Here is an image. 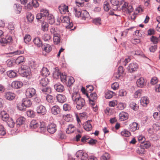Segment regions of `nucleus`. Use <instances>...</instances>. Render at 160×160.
I'll return each mask as SVG.
<instances>
[{
  "label": "nucleus",
  "instance_id": "f257e3e1",
  "mask_svg": "<svg viewBox=\"0 0 160 160\" xmlns=\"http://www.w3.org/2000/svg\"><path fill=\"white\" fill-rule=\"evenodd\" d=\"M72 99L77 105L76 107L78 110L81 109L85 105L84 99L80 96L78 92H75L72 94Z\"/></svg>",
  "mask_w": 160,
  "mask_h": 160
},
{
  "label": "nucleus",
  "instance_id": "f03ea898",
  "mask_svg": "<svg viewBox=\"0 0 160 160\" xmlns=\"http://www.w3.org/2000/svg\"><path fill=\"white\" fill-rule=\"evenodd\" d=\"M49 14L48 11L46 9H42L40 12L38 13L36 16V18L38 21L42 22L46 19L47 17Z\"/></svg>",
  "mask_w": 160,
  "mask_h": 160
},
{
  "label": "nucleus",
  "instance_id": "7ed1b4c3",
  "mask_svg": "<svg viewBox=\"0 0 160 160\" xmlns=\"http://www.w3.org/2000/svg\"><path fill=\"white\" fill-rule=\"evenodd\" d=\"M122 10L123 11L125 12L127 14H130L133 11L132 6L127 2H124L122 6Z\"/></svg>",
  "mask_w": 160,
  "mask_h": 160
},
{
  "label": "nucleus",
  "instance_id": "20e7f679",
  "mask_svg": "<svg viewBox=\"0 0 160 160\" xmlns=\"http://www.w3.org/2000/svg\"><path fill=\"white\" fill-rule=\"evenodd\" d=\"M86 96L88 99L89 103V104L93 106L95 105V101L97 98V95L95 92L91 93L90 96L87 93Z\"/></svg>",
  "mask_w": 160,
  "mask_h": 160
},
{
  "label": "nucleus",
  "instance_id": "39448f33",
  "mask_svg": "<svg viewBox=\"0 0 160 160\" xmlns=\"http://www.w3.org/2000/svg\"><path fill=\"white\" fill-rule=\"evenodd\" d=\"M124 0H121L120 3L119 0H110V2L112 5V9L114 11L117 10L118 8L120 7V5L124 2Z\"/></svg>",
  "mask_w": 160,
  "mask_h": 160
},
{
  "label": "nucleus",
  "instance_id": "423d86ee",
  "mask_svg": "<svg viewBox=\"0 0 160 160\" xmlns=\"http://www.w3.org/2000/svg\"><path fill=\"white\" fill-rule=\"evenodd\" d=\"M25 94L27 97L31 98L36 96V91L33 88H29L27 89Z\"/></svg>",
  "mask_w": 160,
  "mask_h": 160
},
{
  "label": "nucleus",
  "instance_id": "0eeeda50",
  "mask_svg": "<svg viewBox=\"0 0 160 160\" xmlns=\"http://www.w3.org/2000/svg\"><path fill=\"white\" fill-rule=\"evenodd\" d=\"M81 141L82 142H88L89 144L93 145L95 144L97 142V140L95 139H92L88 136H83L81 139Z\"/></svg>",
  "mask_w": 160,
  "mask_h": 160
},
{
  "label": "nucleus",
  "instance_id": "6e6552de",
  "mask_svg": "<svg viewBox=\"0 0 160 160\" xmlns=\"http://www.w3.org/2000/svg\"><path fill=\"white\" fill-rule=\"evenodd\" d=\"M76 156L77 158L82 160H86L88 157L87 153L84 152L81 150H79L77 152Z\"/></svg>",
  "mask_w": 160,
  "mask_h": 160
},
{
  "label": "nucleus",
  "instance_id": "1a4fd4ad",
  "mask_svg": "<svg viewBox=\"0 0 160 160\" xmlns=\"http://www.w3.org/2000/svg\"><path fill=\"white\" fill-rule=\"evenodd\" d=\"M37 112L41 115H44L46 112V110L45 107L42 105L38 106L36 108Z\"/></svg>",
  "mask_w": 160,
  "mask_h": 160
},
{
  "label": "nucleus",
  "instance_id": "9d476101",
  "mask_svg": "<svg viewBox=\"0 0 160 160\" xmlns=\"http://www.w3.org/2000/svg\"><path fill=\"white\" fill-rule=\"evenodd\" d=\"M47 130L49 133L53 134L57 130L56 125L54 123H49L47 127Z\"/></svg>",
  "mask_w": 160,
  "mask_h": 160
},
{
  "label": "nucleus",
  "instance_id": "9b49d317",
  "mask_svg": "<svg viewBox=\"0 0 160 160\" xmlns=\"http://www.w3.org/2000/svg\"><path fill=\"white\" fill-rule=\"evenodd\" d=\"M138 68V64L136 63L133 62L129 64L128 67V69L129 72L132 73L136 71Z\"/></svg>",
  "mask_w": 160,
  "mask_h": 160
},
{
  "label": "nucleus",
  "instance_id": "f8f14e48",
  "mask_svg": "<svg viewBox=\"0 0 160 160\" xmlns=\"http://www.w3.org/2000/svg\"><path fill=\"white\" fill-rule=\"evenodd\" d=\"M49 81L48 78L46 77H39V85L43 87H46L48 84Z\"/></svg>",
  "mask_w": 160,
  "mask_h": 160
},
{
  "label": "nucleus",
  "instance_id": "ddd939ff",
  "mask_svg": "<svg viewBox=\"0 0 160 160\" xmlns=\"http://www.w3.org/2000/svg\"><path fill=\"white\" fill-rule=\"evenodd\" d=\"M39 6V4L36 0H32L31 3L29 2L28 4L27 8L28 10H31L33 7L34 8H37Z\"/></svg>",
  "mask_w": 160,
  "mask_h": 160
},
{
  "label": "nucleus",
  "instance_id": "4468645a",
  "mask_svg": "<svg viewBox=\"0 0 160 160\" xmlns=\"http://www.w3.org/2000/svg\"><path fill=\"white\" fill-rule=\"evenodd\" d=\"M22 82L20 81H13L11 84L12 88L16 89L21 88L23 85Z\"/></svg>",
  "mask_w": 160,
  "mask_h": 160
},
{
  "label": "nucleus",
  "instance_id": "2eb2a0df",
  "mask_svg": "<svg viewBox=\"0 0 160 160\" xmlns=\"http://www.w3.org/2000/svg\"><path fill=\"white\" fill-rule=\"evenodd\" d=\"M54 88L56 91L59 92H62L65 90L64 86L59 83L55 84Z\"/></svg>",
  "mask_w": 160,
  "mask_h": 160
},
{
  "label": "nucleus",
  "instance_id": "dca6fc26",
  "mask_svg": "<svg viewBox=\"0 0 160 160\" xmlns=\"http://www.w3.org/2000/svg\"><path fill=\"white\" fill-rule=\"evenodd\" d=\"M60 109L59 107L57 105L53 106L51 109L52 113L54 115L59 114L60 112Z\"/></svg>",
  "mask_w": 160,
  "mask_h": 160
},
{
  "label": "nucleus",
  "instance_id": "f3484780",
  "mask_svg": "<svg viewBox=\"0 0 160 160\" xmlns=\"http://www.w3.org/2000/svg\"><path fill=\"white\" fill-rule=\"evenodd\" d=\"M4 96L6 99L11 101L15 98V94L12 92H8L5 94Z\"/></svg>",
  "mask_w": 160,
  "mask_h": 160
},
{
  "label": "nucleus",
  "instance_id": "a211bd4d",
  "mask_svg": "<svg viewBox=\"0 0 160 160\" xmlns=\"http://www.w3.org/2000/svg\"><path fill=\"white\" fill-rule=\"evenodd\" d=\"M119 119L123 121L127 120L128 118V114L126 112H122L119 115Z\"/></svg>",
  "mask_w": 160,
  "mask_h": 160
},
{
  "label": "nucleus",
  "instance_id": "6ab92c4d",
  "mask_svg": "<svg viewBox=\"0 0 160 160\" xmlns=\"http://www.w3.org/2000/svg\"><path fill=\"white\" fill-rule=\"evenodd\" d=\"M0 117L2 120L6 122L8 120L9 118H10L9 115L4 111L1 112Z\"/></svg>",
  "mask_w": 160,
  "mask_h": 160
},
{
  "label": "nucleus",
  "instance_id": "aec40b11",
  "mask_svg": "<svg viewBox=\"0 0 160 160\" xmlns=\"http://www.w3.org/2000/svg\"><path fill=\"white\" fill-rule=\"evenodd\" d=\"M25 119L23 117H20L18 118L16 120V124L17 127H19L21 125L23 124L25 122Z\"/></svg>",
  "mask_w": 160,
  "mask_h": 160
},
{
  "label": "nucleus",
  "instance_id": "412c9836",
  "mask_svg": "<svg viewBox=\"0 0 160 160\" xmlns=\"http://www.w3.org/2000/svg\"><path fill=\"white\" fill-rule=\"evenodd\" d=\"M33 42L34 44L38 47H42L43 45L42 42L38 37H36L33 39Z\"/></svg>",
  "mask_w": 160,
  "mask_h": 160
},
{
  "label": "nucleus",
  "instance_id": "4be33fe9",
  "mask_svg": "<svg viewBox=\"0 0 160 160\" xmlns=\"http://www.w3.org/2000/svg\"><path fill=\"white\" fill-rule=\"evenodd\" d=\"M84 128L87 131H91L92 128V126L90 123V121H88L83 125Z\"/></svg>",
  "mask_w": 160,
  "mask_h": 160
},
{
  "label": "nucleus",
  "instance_id": "5701e85b",
  "mask_svg": "<svg viewBox=\"0 0 160 160\" xmlns=\"http://www.w3.org/2000/svg\"><path fill=\"white\" fill-rule=\"evenodd\" d=\"M18 71L15 70H11L7 72V75L10 78H14L17 76Z\"/></svg>",
  "mask_w": 160,
  "mask_h": 160
},
{
  "label": "nucleus",
  "instance_id": "b1692460",
  "mask_svg": "<svg viewBox=\"0 0 160 160\" xmlns=\"http://www.w3.org/2000/svg\"><path fill=\"white\" fill-rule=\"evenodd\" d=\"M136 83L137 86L140 88H142L145 85L144 79L142 77H141L138 79Z\"/></svg>",
  "mask_w": 160,
  "mask_h": 160
},
{
  "label": "nucleus",
  "instance_id": "393cba45",
  "mask_svg": "<svg viewBox=\"0 0 160 160\" xmlns=\"http://www.w3.org/2000/svg\"><path fill=\"white\" fill-rule=\"evenodd\" d=\"M57 101L60 103H63L66 100V96L62 94H58L57 97Z\"/></svg>",
  "mask_w": 160,
  "mask_h": 160
},
{
  "label": "nucleus",
  "instance_id": "a878e982",
  "mask_svg": "<svg viewBox=\"0 0 160 160\" xmlns=\"http://www.w3.org/2000/svg\"><path fill=\"white\" fill-rule=\"evenodd\" d=\"M139 128V126H138V123L136 122H133L129 125V129L132 132H134Z\"/></svg>",
  "mask_w": 160,
  "mask_h": 160
},
{
  "label": "nucleus",
  "instance_id": "bb28decb",
  "mask_svg": "<svg viewBox=\"0 0 160 160\" xmlns=\"http://www.w3.org/2000/svg\"><path fill=\"white\" fill-rule=\"evenodd\" d=\"M13 8L17 14H19L21 11L22 7L19 4L15 3L13 6Z\"/></svg>",
  "mask_w": 160,
  "mask_h": 160
},
{
  "label": "nucleus",
  "instance_id": "cd10ccee",
  "mask_svg": "<svg viewBox=\"0 0 160 160\" xmlns=\"http://www.w3.org/2000/svg\"><path fill=\"white\" fill-rule=\"evenodd\" d=\"M41 75L43 77H47L50 74V72L48 69L46 67H43L40 71Z\"/></svg>",
  "mask_w": 160,
  "mask_h": 160
},
{
  "label": "nucleus",
  "instance_id": "c85d7f7f",
  "mask_svg": "<svg viewBox=\"0 0 160 160\" xmlns=\"http://www.w3.org/2000/svg\"><path fill=\"white\" fill-rule=\"evenodd\" d=\"M149 101L148 97H143L141 98V99L140 103L143 106L145 107L149 103Z\"/></svg>",
  "mask_w": 160,
  "mask_h": 160
},
{
  "label": "nucleus",
  "instance_id": "c756f323",
  "mask_svg": "<svg viewBox=\"0 0 160 160\" xmlns=\"http://www.w3.org/2000/svg\"><path fill=\"white\" fill-rule=\"evenodd\" d=\"M25 58L23 56H20L17 58L15 62L17 64L22 65L25 61Z\"/></svg>",
  "mask_w": 160,
  "mask_h": 160
},
{
  "label": "nucleus",
  "instance_id": "7c9ffc66",
  "mask_svg": "<svg viewBox=\"0 0 160 160\" xmlns=\"http://www.w3.org/2000/svg\"><path fill=\"white\" fill-rule=\"evenodd\" d=\"M8 28L9 30V33L13 35L15 32V27L14 25L12 22H10L8 23Z\"/></svg>",
  "mask_w": 160,
  "mask_h": 160
},
{
  "label": "nucleus",
  "instance_id": "2f4dec72",
  "mask_svg": "<svg viewBox=\"0 0 160 160\" xmlns=\"http://www.w3.org/2000/svg\"><path fill=\"white\" fill-rule=\"evenodd\" d=\"M75 129L74 125L70 124L68 126V128L66 130V131L67 133L69 134L73 132Z\"/></svg>",
  "mask_w": 160,
  "mask_h": 160
},
{
  "label": "nucleus",
  "instance_id": "473e14b6",
  "mask_svg": "<svg viewBox=\"0 0 160 160\" xmlns=\"http://www.w3.org/2000/svg\"><path fill=\"white\" fill-rule=\"evenodd\" d=\"M22 101L26 108L30 107L32 104L31 101L28 98L23 99Z\"/></svg>",
  "mask_w": 160,
  "mask_h": 160
},
{
  "label": "nucleus",
  "instance_id": "72a5a7b5",
  "mask_svg": "<svg viewBox=\"0 0 160 160\" xmlns=\"http://www.w3.org/2000/svg\"><path fill=\"white\" fill-rule=\"evenodd\" d=\"M42 47V50L47 53L50 52L52 50V48L51 46L48 44H44Z\"/></svg>",
  "mask_w": 160,
  "mask_h": 160
},
{
  "label": "nucleus",
  "instance_id": "f704fd0d",
  "mask_svg": "<svg viewBox=\"0 0 160 160\" xmlns=\"http://www.w3.org/2000/svg\"><path fill=\"white\" fill-rule=\"evenodd\" d=\"M48 22L50 24H53L55 22L53 16L51 14H49L46 18Z\"/></svg>",
  "mask_w": 160,
  "mask_h": 160
},
{
  "label": "nucleus",
  "instance_id": "c9c22d12",
  "mask_svg": "<svg viewBox=\"0 0 160 160\" xmlns=\"http://www.w3.org/2000/svg\"><path fill=\"white\" fill-rule=\"evenodd\" d=\"M39 126L38 122L35 120H32L30 124V127L32 129H35L38 128Z\"/></svg>",
  "mask_w": 160,
  "mask_h": 160
},
{
  "label": "nucleus",
  "instance_id": "e433bc0d",
  "mask_svg": "<svg viewBox=\"0 0 160 160\" xmlns=\"http://www.w3.org/2000/svg\"><path fill=\"white\" fill-rule=\"evenodd\" d=\"M80 13L81 14L80 18L82 20H85L89 16V13L86 11H82Z\"/></svg>",
  "mask_w": 160,
  "mask_h": 160
},
{
  "label": "nucleus",
  "instance_id": "4c0bfd02",
  "mask_svg": "<svg viewBox=\"0 0 160 160\" xmlns=\"http://www.w3.org/2000/svg\"><path fill=\"white\" fill-rule=\"evenodd\" d=\"M140 145L141 147L145 149L149 148L151 146V143L148 141H143V143H142Z\"/></svg>",
  "mask_w": 160,
  "mask_h": 160
},
{
  "label": "nucleus",
  "instance_id": "58836bf2",
  "mask_svg": "<svg viewBox=\"0 0 160 160\" xmlns=\"http://www.w3.org/2000/svg\"><path fill=\"white\" fill-rule=\"evenodd\" d=\"M31 70L30 68L21 71V74L23 77H27L31 74Z\"/></svg>",
  "mask_w": 160,
  "mask_h": 160
},
{
  "label": "nucleus",
  "instance_id": "ea45409f",
  "mask_svg": "<svg viewBox=\"0 0 160 160\" xmlns=\"http://www.w3.org/2000/svg\"><path fill=\"white\" fill-rule=\"evenodd\" d=\"M103 8L105 11L108 12L111 8H112V6H111L109 3L107 1H105L103 3Z\"/></svg>",
  "mask_w": 160,
  "mask_h": 160
},
{
  "label": "nucleus",
  "instance_id": "a19ab883",
  "mask_svg": "<svg viewBox=\"0 0 160 160\" xmlns=\"http://www.w3.org/2000/svg\"><path fill=\"white\" fill-rule=\"evenodd\" d=\"M53 40L54 44H58L59 43L60 40V35L59 33L58 35H56L53 36Z\"/></svg>",
  "mask_w": 160,
  "mask_h": 160
},
{
  "label": "nucleus",
  "instance_id": "79ce46f5",
  "mask_svg": "<svg viewBox=\"0 0 160 160\" xmlns=\"http://www.w3.org/2000/svg\"><path fill=\"white\" fill-rule=\"evenodd\" d=\"M26 17L28 21L29 22H32L34 18V15L31 12H28L26 14Z\"/></svg>",
  "mask_w": 160,
  "mask_h": 160
},
{
  "label": "nucleus",
  "instance_id": "37998d69",
  "mask_svg": "<svg viewBox=\"0 0 160 160\" xmlns=\"http://www.w3.org/2000/svg\"><path fill=\"white\" fill-rule=\"evenodd\" d=\"M17 108L20 111H24L26 108L24 105L23 102L18 103L17 105Z\"/></svg>",
  "mask_w": 160,
  "mask_h": 160
},
{
  "label": "nucleus",
  "instance_id": "c03bdc74",
  "mask_svg": "<svg viewBox=\"0 0 160 160\" xmlns=\"http://www.w3.org/2000/svg\"><path fill=\"white\" fill-rule=\"evenodd\" d=\"M51 38V36L49 34L45 33L42 36V39L45 42H49Z\"/></svg>",
  "mask_w": 160,
  "mask_h": 160
},
{
  "label": "nucleus",
  "instance_id": "a18cd8bd",
  "mask_svg": "<svg viewBox=\"0 0 160 160\" xmlns=\"http://www.w3.org/2000/svg\"><path fill=\"white\" fill-rule=\"evenodd\" d=\"M38 22H42V29L43 31H45L48 30V24L47 22H44V21L42 22L39 21Z\"/></svg>",
  "mask_w": 160,
  "mask_h": 160
},
{
  "label": "nucleus",
  "instance_id": "49530a36",
  "mask_svg": "<svg viewBox=\"0 0 160 160\" xmlns=\"http://www.w3.org/2000/svg\"><path fill=\"white\" fill-rule=\"evenodd\" d=\"M8 127L11 128L14 127L15 123L13 120L11 118H9V119L6 122Z\"/></svg>",
  "mask_w": 160,
  "mask_h": 160
},
{
  "label": "nucleus",
  "instance_id": "de8ad7c7",
  "mask_svg": "<svg viewBox=\"0 0 160 160\" xmlns=\"http://www.w3.org/2000/svg\"><path fill=\"white\" fill-rule=\"evenodd\" d=\"M46 99L48 102L52 103L54 102L55 98L53 96L48 94L46 96Z\"/></svg>",
  "mask_w": 160,
  "mask_h": 160
},
{
  "label": "nucleus",
  "instance_id": "09e8293b",
  "mask_svg": "<svg viewBox=\"0 0 160 160\" xmlns=\"http://www.w3.org/2000/svg\"><path fill=\"white\" fill-rule=\"evenodd\" d=\"M74 82V78L72 77H70L68 78V81L67 82H66V83L68 86L70 87L73 84Z\"/></svg>",
  "mask_w": 160,
  "mask_h": 160
},
{
  "label": "nucleus",
  "instance_id": "8fccbe9b",
  "mask_svg": "<svg viewBox=\"0 0 160 160\" xmlns=\"http://www.w3.org/2000/svg\"><path fill=\"white\" fill-rule=\"evenodd\" d=\"M114 93V92L112 91H108L105 94V98L108 99H109L111 98L112 97Z\"/></svg>",
  "mask_w": 160,
  "mask_h": 160
},
{
  "label": "nucleus",
  "instance_id": "3c124183",
  "mask_svg": "<svg viewBox=\"0 0 160 160\" xmlns=\"http://www.w3.org/2000/svg\"><path fill=\"white\" fill-rule=\"evenodd\" d=\"M61 19L62 22V23H66L68 24L70 22V19L68 16H62L61 17Z\"/></svg>",
  "mask_w": 160,
  "mask_h": 160
},
{
  "label": "nucleus",
  "instance_id": "603ef678",
  "mask_svg": "<svg viewBox=\"0 0 160 160\" xmlns=\"http://www.w3.org/2000/svg\"><path fill=\"white\" fill-rule=\"evenodd\" d=\"M50 32L52 34H53V36L56 35H58V34H59L58 29L57 28H52L50 29Z\"/></svg>",
  "mask_w": 160,
  "mask_h": 160
},
{
  "label": "nucleus",
  "instance_id": "864d4df0",
  "mask_svg": "<svg viewBox=\"0 0 160 160\" xmlns=\"http://www.w3.org/2000/svg\"><path fill=\"white\" fill-rule=\"evenodd\" d=\"M42 92L44 93L48 94L51 92V88L49 87H46L41 89Z\"/></svg>",
  "mask_w": 160,
  "mask_h": 160
},
{
  "label": "nucleus",
  "instance_id": "5fc2aeb1",
  "mask_svg": "<svg viewBox=\"0 0 160 160\" xmlns=\"http://www.w3.org/2000/svg\"><path fill=\"white\" fill-rule=\"evenodd\" d=\"M27 114L28 117L34 118L35 116V113L33 110H30L27 112Z\"/></svg>",
  "mask_w": 160,
  "mask_h": 160
},
{
  "label": "nucleus",
  "instance_id": "6e6d98bb",
  "mask_svg": "<svg viewBox=\"0 0 160 160\" xmlns=\"http://www.w3.org/2000/svg\"><path fill=\"white\" fill-rule=\"evenodd\" d=\"M150 40L154 44L157 45V44L158 42L159 38L156 37L152 36L151 37Z\"/></svg>",
  "mask_w": 160,
  "mask_h": 160
},
{
  "label": "nucleus",
  "instance_id": "4d7b16f0",
  "mask_svg": "<svg viewBox=\"0 0 160 160\" xmlns=\"http://www.w3.org/2000/svg\"><path fill=\"white\" fill-rule=\"evenodd\" d=\"M130 107L134 110H137L138 108V106L133 102H131L129 105Z\"/></svg>",
  "mask_w": 160,
  "mask_h": 160
},
{
  "label": "nucleus",
  "instance_id": "13d9d810",
  "mask_svg": "<svg viewBox=\"0 0 160 160\" xmlns=\"http://www.w3.org/2000/svg\"><path fill=\"white\" fill-rule=\"evenodd\" d=\"M68 25L66 26V28L67 29H70L71 30H74L76 28V26H74L73 28H72L73 26V23L72 22H70L68 24Z\"/></svg>",
  "mask_w": 160,
  "mask_h": 160
},
{
  "label": "nucleus",
  "instance_id": "bf43d9fd",
  "mask_svg": "<svg viewBox=\"0 0 160 160\" xmlns=\"http://www.w3.org/2000/svg\"><path fill=\"white\" fill-rule=\"evenodd\" d=\"M157 45H153L151 44L150 47L149 48V50L150 51V52H154L157 50Z\"/></svg>",
  "mask_w": 160,
  "mask_h": 160
},
{
  "label": "nucleus",
  "instance_id": "052dcab7",
  "mask_svg": "<svg viewBox=\"0 0 160 160\" xmlns=\"http://www.w3.org/2000/svg\"><path fill=\"white\" fill-rule=\"evenodd\" d=\"M31 39V37L28 34L25 35L24 37V42L26 43H28L30 42Z\"/></svg>",
  "mask_w": 160,
  "mask_h": 160
},
{
  "label": "nucleus",
  "instance_id": "680f3d73",
  "mask_svg": "<svg viewBox=\"0 0 160 160\" xmlns=\"http://www.w3.org/2000/svg\"><path fill=\"white\" fill-rule=\"evenodd\" d=\"M121 134L122 136L125 137H128L131 135L130 132L127 130H124L122 131Z\"/></svg>",
  "mask_w": 160,
  "mask_h": 160
},
{
  "label": "nucleus",
  "instance_id": "e2e57ef3",
  "mask_svg": "<svg viewBox=\"0 0 160 160\" xmlns=\"http://www.w3.org/2000/svg\"><path fill=\"white\" fill-rule=\"evenodd\" d=\"M137 152L139 155H142L144 154L145 152V149L142 148L140 146L139 148L137 149Z\"/></svg>",
  "mask_w": 160,
  "mask_h": 160
},
{
  "label": "nucleus",
  "instance_id": "0e129e2a",
  "mask_svg": "<svg viewBox=\"0 0 160 160\" xmlns=\"http://www.w3.org/2000/svg\"><path fill=\"white\" fill-rule=\"evenodd\" d=\"M34 97L33 98L34 103L36 104H37L40 103L41 102V100L40 97H37L36 96Z\"/></svg>",
  "mask_w": 160,
  "mask_h": 160
},
{
  "label": "nucleus",
  "instance_id": "69168bd1",
  "mask_svg": "<svg viewBox=\"0 0 160 160\" xmlns=\"http://www.w3.org/2000/svg\"><path fill=\"white\" fill-rule=\"evenodd\" d=\"M6 134V131L4 126L1 125H0V134L2 136H4Z\"/></svg>",
  "mask_w": 160,
  "mask_h": 160
},
{
  "label": "nucleus",
  "instance_id": "338daca9",
  "mask_svg": "<svg viewBox=\"0 0 160 160\" xmlns=\"http://www.w3.org/2000/svg\"><path fill=\"white\" fill-rule=\"evenodd\" d=\"M119 88V85L118 82H115L111 85V88L113 90H117Z\"/></svg>",
  "mask_w": 160,
  "mask_h": 160
},
{
  "label": "nucleus",
  "instance_id": "774afa93",
  "mask_svg": "<svg viewBox=\"0 0 160 160\" xmlns=\"http://www.w3.org/2000/svg\"><path fill=\"white\" fill-rule=\"evenodd\" d=\"M92 22L96 25H100V18H93Z\"/></svg>",
  "mask_w": 160,
  "mask_h": 160
}]
</instances>
